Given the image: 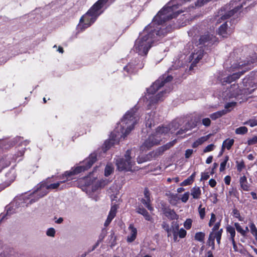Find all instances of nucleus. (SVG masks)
Listing matches in <instances>:
<instances>
[{"instance_id":"obj_1","label":"nucleus","mask_w":257,"mask_h":257,"mask_svg":"<svg viewBox=\"0 0 257 257\" xmlns=\"http://www.w3.org/2000/svg\"><path fill=\"white\" fill-rule=\"evenodd\" d=\"M137 110V108L135 107L127 111L124 115L115 129L111 133L110 139L104 142L102 146L104 152H105L115 143H117L119 139L122 138L124 139L134 129L135 125L139 120Z\"/></svg>"},{"instance_id":"obj_2","label":"nucleus","mask_w":257,"mask_h":257,"mask_svg":"<svg viewBox=\"0 0 257 257\" xmlns=\"http://www.w3.org/2000/svg\"><path fill=\"white\" fill-rule=\"evenodd\" d=\"M137 110V108L135 107L127 111L124 115L115 129L111 133L110 139L104 142L102 146L104 152H105L115 143H117L119 139L122 138L124 139L134 129L135 125L139 120Z\"/></svg>"},{"instance_id":"obj_3","label":"nucleus","mask_w":257,"mask_h":257,"mask_svg":"<svg viewBox=\"0 0 257 257\" xmlns=\"http://www.w3.org/2000/svg\"><path fill=\"white\" fill-rule=\"evenodd\" d=\"M60 179L62 180L56 183L50 184L42 183L38 185L37 188L32 193L25 194L19 198H16L14 201L11 204V207L15 206L18 208L20 206H27L29 204H31L36 202L40 198L46 195L48 193V190L58 189L62 184L63 185L60 187V189H63L70 186L69 184H65V182L68 181L66 177L63 178L62 176L60 177Z\"/></svg>"},{"instance_id":"obj_4","label":"nucleus","mask_w":257,"mask_h":257,"mask_svg":"<svg viewBox=\"0 0 257 257\" xmlns=\"http://www.w3.org/2000/svg\"><path fill=\"white\" fill-rule=\"evenodd\" d=\"M173 79L171 76L163 75L162 77H160L156 80L151 86L147 89V94L145 96L147 99L146 103L148 105H152L156 103L159 101H162L167 91H161L156 95H154L161 87L163 86L165 83L171 81Z\"/></svg>"},{"instance_id":"obj_5","label":"nucleus","mask_w":257,"mask_h":257,"mask_svg":"<svg viewBox=\"0 0 257 257\" xmlns=\"http://www.w3.org/2000/svg\"><path fill=\"white\" fill-rule=\"evenodd\" d=\"M108 0H98L90 10L80 19L77 26L78 31H83L89 27L102 13V8Z\"/></svg>"},{"instance_id":"obj_6","label":"nucleus","mask_w":257,"mask_h":257,"mask_svg":"<svg viewBox=\"0 0 257 257\" xmlns=\"http://www.w3.org/2000/svg\"><path fill=\"white\" fill-rule=\"evenodd\" d=\"M253 62L254 60H251L247 62L240 61L233 63L230 67V71L234 73L224 78L223 81H221L222 84L223 85H225V83L229 84L238 79L244 73L251 69V64Z\"/></svg>"},{"instance_id":"obj_7","label":"nucleus","mask_w":257,"mask_h":257,"mask_svg":"<svg viewBox=\"0 0 257 257\" xmlns=\"http://www.w3.org/2000/svg\"><path fill=\"white\" fill-rule=\"evenodd\" d=\"M244 0H235L231 1L228 5H225L218 12V15L215 17L216 23L219 24L236 13L245 5Z\"/></svg>"},{"instance_id":"obj_8","label":"nucleus","mask_w":257,"mask_h":257,"mask_svg":"<svg viewBox=\"0 0 257 257\" xmlns=\"http://www.w3.org/2000/svg\"><path fill=\"white\" fill-rule=\"evenodd\" d=\"M172 125V124H171ZM171 125L169 127L167 126H159L158 127L155 133L149 137L148 139L141 146L140 150L141 151L149 150L154 145H158L161 141V137L167 134L169 131L173 133V131L170 128Z\"/></svg>"},{"instance_id":"obj_9","label":"nucleus","mask_w":257,"mask_h":257,"mask_svg":"<svg viewBox=\"0 0 257 257\" xmlns=\"http://www.w3.org/2000/svg\"><path fill=\"white\" fill-rule=\"evenodd\" d=\"M96 161V155L95 153L91 154L80 166L75 167L74 169H72L71 171L65 172L62 175L63 178L66 177L68 180L72 179L70 178L71 176L78 174L82 171L87 170L92 166Z\"/></svg>"},{"instance_id":"obj_10","label":"nucleus","mask_w":257,"mask_h":257,"mask_svg":"<svg viewBox=\"0 0 257 257\" xmlns=\"http://www.w3.org/2000/svg\"><path fill=\"white\" fill-rule=\"evenodd\" d=\"M134 150H127L124 158L117 159L116 160V165L119 171H132V168L135 164L134 159L135 154Z\"/></svg>"},{"instance_id":"obj_11","label":"nucleus","mask_w":257,"mask_h":257,"mask_svg":"<svg viewBox=\"0 0 257 257\" xmlns=\"http://www.w3.org/2000/svg\"><path fill=\"white\" fill-rule=\"evenodd\" d=\"M242 94L243 90L239 88L238 84L234 83L227 86L225 90H223L221 94H220V96L223 100H228L231 98H236L237 96Z\"/></svg>"},{"instance_id":"obj_12","label":"nucleus","mask_w":257,"mask_h":257,"mask_svg":"<svg viewBox=\"0 0 257 257\" xmlns=\"http://www.w3.org/2000/svg\"><path fill=\"white\" fill-rule=\"evenodd\" d=\"M217 41V38L216 36L206 33L202 35L199 41V45H203L205 46H211Z\"/></svg>"},{"instance_id":"obj_13","label":"nucleus","mask_w":257,"mask_h":257,"mask_svg":"<svg viewBox=\"0 0 257 257\" xmlns=\"http://www.w3.org/2000/svg\"><path fill=\"white\" fill-rule=\"evenodd\" d=\"M227 23V22L224 23L218 29V34L224 38L227 37L233 32L232 28H228Z\"/></svg>"},{"instance_id":"obj_14","label":"nucleus","mask_w":257,"mask_h":257,"mask_svg":"<svg viewBox=\"0 0 257 257\" xmlns=\"http://www.w3.org/2000/svg\"><path fill=\"white\" fill-rule=\"evenodd\" d=\"M203 55V50L199 48V49L197 50L196 52H193L190 56L191 57V60L193 61L192 63L190 66V68L195 66L196 64L202 59Z\"/></svg>"},{"instance_id":"obj_15","label":"nucleus","mask_w":257,"mask_h":257,"mask_svg":"<svg viewBox=\"0 0 257 257\" xmlns=\"http://www.w3.org/2000/svg\"><path fill=\"white\" fill-rule=\"evenodd\" d=\"M117 209V206L116 205H114L111 206L109 214L104 224L105 226H107L115 217Z\"/></svg>"},{"instance_id":"obj_16","label":"nucleus","mask_w":257,"mask_h":257,"mask_svg":"<svg viewBox=\"0 0 257 257\" xmlns=\"http://www.w3.org/2000/svg\"><path fill=\"white\" fill-rule=\"evenodd\" d=\"M117 209V206L116 205H114L111 206L109 214L104 224L105 226H107L115 217Z\"/></svg>"},{"instance_id":"obj_17","label":"nucleus","mask_w":257,"mask_h":257,"mask_svg":"<svg viewBox=\"0 0 257 257\" xmlns=\"http://www.w3.org/2000/svg\"><path fill=\"white\" fill-rule=\"evenodd\" d=\"M117 209V206L116 205H114L111 206L109 214L104 224L105 226H107L115 217Z\"/></svg>"},{"instance_id":"obj_18","label":"nucleus","mask_w":257,"mask_h":257,"mask_svg":"<svg viewBox=\"0 0 257 257\" xmlns=\"http://www.w3.org/2000/svg\"><path fill=\"white\" fill-rule=\"evenodd\" d=\"M143 67V65L142 64L140 65L138 64L135 66L132 62H131L124 67V70L125 71L127 74H131L136 71L138 68L141 69Z\"/></svg>"},{"instance_id":"obj_19","label":"nucleus","mask_w":257,"mask_h":257,"mask_svg":"<svg viewBox=\"0 0 257 257\" xmlns=\"http://www.w3.org/2000/svg\"><path fill=\"white\" fill-rule=\"evenodd\" d=\"M128 229L130 231V234L127 237V242H132L136 238L137 230L133 224L130 225Z\"/></svg>"},{"instance_id":"obj_20","label":"nucleus","mask_w":257,"mask_h":257,"mask_svg":"<svg viewBox=\"0 0 257 257\" xmlns=\"http://www.w3.org/2000/svg\"><path fill=\"white\" fill-rule=\"evenodd\" d=\"M223 229H220L219 230L215 232H212L209 234L208 240L210 242L211 241V245L213 248L214 246V239L216 238H221Z\"/></svg>"},{"instance_id":"obj_21","label":"nucleus","mask_w":257,"mask_h":257,"mask_svg":"<svg viewBox=\"0 0 257 257\" xmlns=\"http://www.w3.org/2000/svg\"><path fill=\"white\" fill-rule=\"evenodd\" d=\"M6 177L7 179L5 181L7 183V185L10 184L14 181L16 178V172L14 169H11L6 174Z\"/></svg>"},{"instance_id":"obj_22","label":"nucleus","mask_w":257,"mask_h":257,"mask_svg":"<svg viewBox=\"0 0 257 257\" xmlns=\"http://www.w3.org/2000/svg\"><path fill=\"white\" fill-rule=\"evenodd\" d=\"M137 212L142 214L146 220L153 222L154 220L152 217L149 214L148 212L143 207L139 206L137 209Z\"/></svg>"},{"instance_id":"obj_23","label":"nucleus","mask_w":257,"mask_h":257,"mask_svg":"<svg viewBox=\"0 0 257 257\" xmlns=\"http://www.w3.org/2000/svg\"><path fill=\"white\" fill-rule=\"evenodd\" d=\"M164 214L170 220H175L178 218V215L175 212L169 208L165 209L164 211Z\"/></svg>"},{"instance_id":"obj_24","label":"nucleus","mask_w":257,"mask_h":257,"mask_svg":"<svg viewBox=\"0 0 257 257\" xmlns=\"http://www.w3.org/2000/svg\"><path fill=\"white\" fill-rule=\"evenodd\" d=\"M107 234V231L105 229L103 228L102 229L101 232L99 236L98 240L97 242L93 246L92 248L88 251L90 252L94 250L99 245V243L103 239V238L105 237Z\"/></svg>"},{"instance_id":"obj_25","label":"nucleus","mask_w":257,"mask_h":257,"mask_svg":"<svg viewBox=\"0 0 257 257\" xmlns=\"http://www.w3.org/2000/svg\"><path fill=\"white\" fill-rule=\"evenodd\" d=\"M201 194V189L199 187H194L191 190V195L193 198L195 199H198L200 198Z\"/></svg>"},{"instance_id":"obj_26","label":"nucleus","mask_w":257,"mask_h":257,"mask_svg":"<svg viewBox=\"0 0 257 257\" xmlns=\"http://www.w3.org/2000/svg\"><path fill=\"white\" fill-rule=\"evenodd\" d=\"M239 183L241 188L244 191H248L249 190V185L247 183L246 177L243 176L240 178Z\"/></svg>"},{"instance_id":"obj_27","label":"nucleus","mask_w":257,"mask_h":257,"mask_svg":"<svg viewBox=\"0 0 257 257\" xmlns=\"http://www.w3.org/2000/svg\"><path fill=\"white\" fill-rule=\"evenodd\" d=\"M154 112H151L150 113L147 114L146 117V126L151 127L152 125H154Z\"/></svg>"},{"instance_id":"obj_28","label":"nucleus","mask_w":257,"mask_h":257,"mask_svg":"<svg viewBox=\"0 0 257 257\" xmlns=\"http://www.w3.org/2000/svg\"><path fill=\"white\" fill-rule=\"evenodd\" d=\"M234 141L233 139H226L222 144V150H224L225 148L227 149L228 150H229L232 145H233Z\"/></svg>"},{"instance_id":"obj_29","label":"nucleus","mask_w":257,"mask_h":257,"mask_svg":"<svg viewBox=\"0 0 257 257\" xmlns=\"http://www.w3.org/2000/svg\"><path fill=\"white\" fill-rule=\"evenodd\" d=\"M227 113V111L226 110H222L220 111H218L213 113L210 114V118L213 120H215L218 118H220L222 116L225 115Z\"/></svg>"},{"instance_id":"obj_30","label":"nucleus","mask_w":257,"mask_h":257,"mask_svg":"<svg viewBox=\"0 0 257 257\" xmlns=\"http://www.w3.org/2000/svg\"><path fill=\"white\" fill-rule=\"evenodd\" d=\"M141 202L151 211H153L154 208L151 205V200L146 199V198H142L141 200Z\"/></svg>"},{"instance_id":"obj_31","label":"nucleus","mask_w":257,"mask_h":257,"mask_svg":"<svg viewBox=\"0 0 257 257\" xmlns=\"http://www.w3.org/2000/svg\"><path fill=\"white\" fill-rule=\"evenodd\" d=\"M248 132V129L245 126H240L235 129V132L237 135H244Z\"/></svg>"},{"instance_id":"obj_32","label":"nucleus","mask_w":257,"mask_h":257,"mask_svg":"<svg viewBox=\"0 0 257 257\" xmlns=\"http://www.w3.org/2000/svg\"><path fill=\"white\" fill-rule=\"evenodd\" d=\"M113 171V168L111 164H107L104 170V175L105 176H108L110 175Z\"/></svg>"},{"instance_id":"obj_33","label":"nucleus","mask_w":257,"mask_h":257,"mask_svg":"<svg viewBox=\"0 0 257 257\" xmlns=\"http://www.w3.org/2000/svg\"><path fill=\"white\" fill-rule=\"evenodd\" d=\"M194 237L195 240L200 242H203L205 238V233L202 232H197Z\"/></svg>"},{"instance_id":"obj_34","label":"nucleus","mask_w":257,"mask_h":257,"mask_svg":"<svg viewBox=\"0 0 257 257\" xmlns=\"http://www.w3.org/2000/svg\"><path fill=\"white\" fill-rule=\"evenodd\" d=\"M236 102L233 101L227 103L225 105V108L226 109L225 110L227 111V113L231 111L236 106Z\"/></svg>"},{"instance_id":"obj_35","label":"nucleus","mask_w":257,"mask_h":257,"mask_svg":"<svg viewBox=\"0 0 257 257\" xmlns=\"http://www.w3.org/2000/svg\"><path fill=\"white\" fill-rule=\"evenodd\" d=\"M234 226L235 227L236 230L238 232H239L242 236H245L246 235V231L242 229V228L238 223H235Z\"/></svg>"},{"instance_id":"obj_36","label":"nucleus","mask_w":257,"mask_h":257,"mask_svg":"<svg viewBox=\"0 0 257 257\" xmlns=\"http://www.w3.org/2000/svg\"><path fill=\"white\" fill-rule=\"evenodd\" d=\"M250 232L257 240V229L253 223H251L249 225Z\"/></svg>"},{"instance_id":"obj_37","label":"nucleus","mask_w":257,"mask_h":257,"mask_svg":"<svg viewBox=\"0 0 257 257\" xmlns=\"http://www.w3.org/2000/svg\"><path fill=\"white\" fill-rule=\"evenodd\" d=\"M228 160H229L228 156H225L224 161L223 162H222L220 164V169H219V170L220 172H222L225 170V167L226 165V163L228 162Z\"/></svg>"},{"instance_id":"obj_38","label":"nucleus","mask_w":257,"mask_h":257,"mask_svg":"<svg viewBox=\"0 0 257 257\" xmlns=\"http://www.w3.org/2000/svg\"><path fill=\"white\" fill-rule=\"evenodd\" d=\"M198 212L200 218L201 219H204L205 216V208H202V205H199L198 207Z\"/></svg>"},{"instance_id":"obj_39","label":"nucleus","mask_w":257,"mask_h":257,"mask_svg":"<svg viewBox=\"0 0 257 257\" xmlns=\"http://www.w3.org/2000/svg\"><path fill=\"white\" fill-rule=\"evenodd\" d=\"M227 232L230 234V236H235V228L231 226H228L226 227Z\"/></svg>"},{"instance_id":"obj_40","label":"nucleus","mask_w":257,"mask_h":257,"mask_svg":"<svg viewBox=\"0 0 257 257\" xmlns=\"http://www.w3.org/2000/svg\"><path fill=\"white\" fill-rule=\"evenodd\" d=\"M56 233L55 229L54 228H49L46 231V234L48 236L54 237Z\"/></svg>"},{"instance_id":"obj_41","label":"nucleus","mask_w":257,"mask_h":257,"mask_svg":"<svg viewBox=\"0 0 257 257\" xmlns=\"http://www.w3.org/2000/svg\"><path fill=\"white\" fill-rule=\"evenodd\" d=\"M209 138V135H207L206 136L202 137L196 140V142L198 144L200 145L202 144L204 142H206Z\"/></svg>"},{"instance_id":"obj_42","label":"nucleus","mask_w":257,"mask_h":257,"mask_svg":"<svg viewBox=\"0 0 257 257\" xmlns=\"http://www.w3.org/2000/svg\"><path fill=\"white\" fill-rule=\"evenodd\" d=\"M244 124H247L251 127L257 125V119H250L248 121L244 122Z\"/></svg>"},{"instance_id":"obj_43","label":"nucleus","mask_w":257,"mask_h":257,"mask_svg":"<svg viewBox=\"0 0 257 257\" xmlns=\"http://www.w3.org/2000/svg\"><path fill=\"white\" fill-rule=\"evenodd\" d=\"M192 220L191 219H187L184 223V226L186 229H189L192 226Z\"/></svg>"},{"instance_id":"obj_44","label":"nucleus","mask_w":257,"mask_h":257,"mask_svg":"<svg viewBox=\"0 0 257 257\" xmlns=\"http://www.w3.org/2000/svg\"><path fill=\"white\" fill-rule=\"evenodd\" d=\"M257 144V137L254 136L252 138H250L247 141L248 145H253Z\"/></svg>"},{"instance_id":"obj_45","label":"nucleus","mask_w":257,"mask_h":257,"mask_svg":"<svg viewBox=\"0 0 257 257\" xmlns=\"http://www.w3.org/2000/svg\"><path fill=\"white\" fill-rule=\"evenodd\" d=\"M237 169L239 172H241L242 170L245 167V165L243 161L240 162H237Z\"/></svg>"},{"instance_id":"obj_46","label":"nucleus","mask_w":257,"mask_h":257,"mask_svg":"<svg viewBox=\"0 0 257 257\" xmlns=\"http://www.w3.org/2000/svg\"><path fill=\"white\" fill-rule=\"evenodd\" d=\"M193 181L190 179L189 177H188L187 179H185L184 181H183L181 184V186H188L190 184H191Z\"/></svg>"},{"instance_id":"obj_47","label":"nucleus","mask_w":257,"mask_h":257,"mask_svg":"<svg viewBox=\"0 0 257 257\" xmlns=\"http://www.w3.org/2000/svg\"><path fill=\"white\" fill-rule=\"evenodd\" d=\"M9 164H10L9 162H6L4 159H1L0 160V171L2 170V169L3 168L9 165Z\"/></svg>"},{"instance_id":"obj_48","label":"nucleus","mask_w":257,"mask_h":257,"mask_svg":"<svg viewBox=\"0 0 257 257\" xmlns=\"http://www.w3.org/2000/svg\"><path fill=\"white\" fill-rule=\"evenodd\" d=\"M202 123L205 126L208 127L210 126L211 120L209 118H204L202 120Z\"/></svg>"},{"instance_id":"obj_49","label":"nucleus","mask_w":257,"mask_h":257,"mask_svg":"<svg viewBox=\"0 0 257 257\" xmlns=\"http://www.w3.org/2000/svg\"><path fill=\"white\" fill-rule=\"evenodd\" d=\"M189 192H187L183 195L182 197L181 198V200L183 202L186 203L188 201V200L189 199Z\"/></svg>"},{"instance_id":"obj_50","label":"nucleus","mask_w":257,"mask_h":257,"mask_svg":"<svg viewBox=\"0 0 257 257\" xmlns=\"http://www.w3.org/2000/svg\"><path fill=\"white\" fill-rule=\"evenodd\" d=\"M216 221V217L214 213H211V218L210 219V221L209 222L208 225L210 227L212 226L214 223Z\"/></svg>"},{"instance_id":"obj_51","label":"nucleus","mask_w":257,"mask_h":257,"mask_svg":"<svg viewBox=\"0 0 257 257\" xmlns=\"http://www.w3.org/2000/svg\"><path fill=\"white\" fill-rule=\"evenodd\" d=\"M186 231L183 228H181L178 231V235L180 238H184L186 235Z\"/></svg>"},{"instance_id":"obj_52","label":"nucleus","mask_w":257,"mask_h":257,"mask_svg":"<svg viewBox=\"0 0 257 257\" xmlns=\"http://www.w3.org/2000/svg\"><path fill=\"white\" fill-rule=\"evenodd\" d=\"M214 146L213 144L208 145L204 149V152L206 153L212 151L214 149Z\"/></svg>"},{"instance_id":"obj_53","label":"nucleus","mask_w":257,"mask_h":257,"mask_svg":"<svg viewBox=\"0 0 257 257\" xmlns=\"http://www.w3.org/2000/svg\"><path fill=\"white\" fill-rule=\"evenodd\" d=\"M193 150L192 149H187L185 151V156L186 158H189L191 157L192 154L193 153Z\"/></svg>"},{"instance_id":"obj_54","label":"nucleus","mask_w":257,"mask_h":257,"mask_svg":"<svg viewBox=\"0 0 257 257\" xmlns=\"http://www.w3.org/2000/svg\"><path fill=\"white\" fill-rule=\"evenodd\" d=\"M209 178V174L208 172H204L201 173V180H206Z\"/></svg>"},{"instance_id":"obj_55","label":"nucleus","mask_w":257,"mask_h":257,"mask_svg":"<svg viewBox=\"0 0 257 257\" xmlns=\"http://www.w3.org/2000/svg\"><path fill=\"white\" fill-rule=\"evenodd\" d=\"M172 232H174V229L175 231V232L176 231H178L179 230V224L177 222H173L172 223Z\"/></svg>"},{"instance_id":"obj_56","label":"nucleus","mask_w":257,"mask_h":257,"mask_svg":"<svg viewBox=\"0 0 257 257\" xmlns=\"http://www.w3.org/2000/svg\"><path fill=\"white\" fill-rule=\"evenodd\" d=\"M150 194L148 189L145 188V189L144 190L145 198H146V199L150 200Z\"/></svg>"},{"instance_id":"obj_57","label":"nucleus","mask_w":257,"mask_h":257,"mask_svg":"<svg viewBox=\"0 0 257 257\" xmlns=\"http://www.w3.org/2000/svg\"><path fill=\"white\" fill-rule=\"evenodd\" d=\"M197 31V30L196 29L193 28L188 32V35L190 36L194 37Z\"/></svg>"},{"instance_id":"obj_58","label":"nucleus","mask_w":257,"mask_h":257,"mask_svg":"<svg viewBox=\"0 0 257 257\" xmlns=\"http://www.w3.org/2000/svg\"><path fill=\"white\" fill-rule=\"evenodd\" d=\"M220 226V222H217L213 226L212 228V232L217 231V230H219V228Z\"/></svg>"},{"instance_id":"obj_59","label":"nucleus","mask_w":257,"mask_h":257,"mask_svg":"<svg viewBox=\"0 0 257 257\" xmlns=\"http://www.w3.org/2000/svg\"><path fill=\"white\" fill-rule=\"evenodd\" d=\"M176 140H174L172 142H170L169 144H166L165 145V146L164 147V148H165L166 150L169 149L170 147H172L176 143Z\"/></svg>"},{"instance_id":"obj_60","label":"nucleus","mask_w":257,"mask_h":257,"mask_svg":"<svg viewBox=\"0 0 257 257\" xmlns=\"http://www.w3.org/2000/svg\"><path fill=\"white\" fill-rule=\"evenodd\" d=\"M209 184L211 187H214L216 185V182L214 179H211L209 181Z\"/></svg>"},{"instance_id":"obj_61","label":"nucleus","mask_w":257,"mask_h":257,"mask_svg":"<svg viewBox=\"0 0 257 257\" xmlns=\"http://www.w3.org/2000/svg\"><path fill=\"white\" fill-rule=\"evenodd\" d=\"M231 181V178L229 176H226L224 178V182L226 185H229Z\"/></svg>"},{"instance_id":"obj_62","label":"nucleus","mask_w":257,"mask_h":257,"mask_svg":"<svg viewBox=\"0 0 257 257\" xmlns=\"http://www.w3.org/2000/svg\"><path fill=\"white\" fill-rule=\"evenodd\" d=\"M147 161L146 157H138L137 162L139 164L142 163Z\"/></svg>"},{"instance_id":"obj_63","label":"nucleus","mask_w":257,"mask_h":257,"mask_svg":"<svg viewBox=\"0 0 257 257\" xmlns=\"http://www.w3.org/2000/svg\"><path fill=\"white\" fill-rule=\"evenodd\" d=\"M162 227L165 230H166L167 229L170 227V226L169 224H168L166 222L164 221L162 224Z\"/></svg>"},{"instance_id":"obj_64","label":"nucleus","mask_w":257,"mask_h":257,"mask_svg":"<svg viewBox=\"0 0 257 257\" xmlns=\"http://www.w3.org/2000/svg\"><path fill=\"white\" fill-rule=\"evenodd\" d=\"M213 157L212 156H209L208 157L206 160V164H210L212 161Z\"/></svg>"}]
</instances>
